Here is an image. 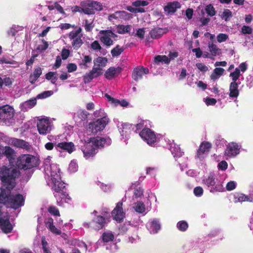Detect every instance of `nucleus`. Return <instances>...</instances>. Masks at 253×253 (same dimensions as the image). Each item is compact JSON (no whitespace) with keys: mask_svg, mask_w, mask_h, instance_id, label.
<instances>
[{"mask_svg":"<svg viewBox=\"0 0 253 253\" xmlns=\"http://www.w3.org/2000/svg\"><path fill=\"white\" fill-rule=\"evenodd\" d=\"M48 211L54 216H60V212L59 210L55 206H50L48 207Z\"/></svg>","mask_w":253,"mask_h":253,"instance_id":"nucleus-46","label":"nucleus"},{"mask_svg":"<svg viewBox=\"0 0 253 253\" xmlns=\"http://www.w3.org/2000/svg\"><path fill=\"white\" fill-rule=\"evenodd\" d=\"M112 215L115 220L119 222H122L125 217V213L123 211V203L119 202L117 204L116 208L112 211Z\"/></svg>","mask_w":253,"mask_h":253,"instance_id":"nucleus-16","label":"nucleus"},{"mask_svg":"<svg viewBox=\"0 0 253 253\" xmlns=\"http://www.w3.org/2000/svg\"><path fill=\"white\" fill-rule=\"evenodd\" d=\"M25 199L20 194L13 195L11 194L8 203V207L16 210L24 205Z\"/></svg>","mask_w":253,"mask_h":253,"instance_id":"nucleus-8","label":"nucleus"},{"mask_svg":"<svg viewBox=\"0 0 253 253\" xmlns=\"http://www.w3.org/2000/svg\"><path fill=\"white\" fill-rule=\"evenodd\" d=\"M90 47L94 50H101L102 49V47L98 41H95L92 42L90 44Z\"/></svg>","mask_w":253,"mask_h":253,"instance_id":"nucleus-52","label":"nucleus"},{"mask_svg":"<svg viewBox=\"0 0 253 253\" xmlns=\"http://www.w3.org/2000/svg\"><path fill=\"white\" fill-rule=\"evenodd\" d=\"M2 186L3 187L0 188V204L8 207L11 190L13 189L7 187L6 186Z\"/></svg>","mask_w":253,"mask_h":253,"instance_id":"nucleus-12","label":"nucleus"},{"mask_svg":"<svg viewBox=\"0 0 253 253\" xmlns=\"http://www.w3.org/2000/svg\"><path fill=\"white\" fill-rule=\"evenodd\" d=\"M70 54L69 50L63 48L61 51V56L63 60H66L68 58Z\"/></svg>","mask_w":253,"mask_h":253,"instance_id":"nucleus-63","label":"nucleus"},{"mask_svg":"<svg viewBox=\"0 0 253 253\" xmlns=\"http://www.w3.org/2000/svg\"><path fill=\"white\" fill-rule=\"evenodd\" d=\"M52 94L51 91H44L37 96L38 99H43L49 97Z\"/></svg>","mask_w":253,"mask_h":253,"instance_id":"nucleus-50","label":"nucleus"},{"mask_svg":"<svg viewBox=\"0 0 253 253\" xmlns=\"http://www.w3.org/2000/svg\"><path fill=\"white\" fill-rule=\"evenodd\" d=\"M133 208L135 211L138 213H143L145 211V206L141 201H138L134 203Z\"/></svg>","mask_w":253,"mask_h":253,"instance_id":"nucleus-32","label":"nucleus"},{"mask_svg":"<svg viewBox=\"0 0 253 253\" xmlns=\"http://www.w3.org/2000/svg\"><path fill=\"white\" fill-rule=\"evenodd\" d=\"M37 98H32L25 101L23 103V105L26 108L31 109L37 104Z\"/></svg>","mask_w":253,"mask_h":253,"instance_id":"nucleus-36","label":"nucleus"},{"mask_svg":"<svg viewBox=\"0 0 253 253\" xmlns=\"http://www.w3.org/2000/svg\"><path fill=\"white\" fill-rule=\"evenodd\" d=\"M140 136L149 145L156 141V136L154 131L149 128H144L139 132Z\"/></svg>","mask_w":253,"mask_h":253,"instance_id":"nucleus-9","label":"nucleus"},{"mask_svg":"<svg viewBox=\"0 0 253 253\" xmlns=\"http://www.w3.org/2000/svg\"><path fill=\"white\" fill-rule=\"evenodd\" d=\"M99 34L100 35H102V36L101 37H108V38H116L117 37V35L113 33L111 30H101L99 32Z\"/></svg>","mask_w":253,"mask_h":253,"instance_id":"nucleus-38","label":"nucleus"},{"mask_svg":"<svg viewBox=\"0 0 253 253\" xmlns=\"http://www.w3.org/2000/svg\"><path fill=\"white\" fill-rule=\"evenodd\" d=\"M205 11L207 14L211 17L213 16L216 14V10L211 4H209L205 7Z\"/></svg>","mask_w":253,"mask_h":253,"instance_id":"nucleus-41","label":"nucleus"},{"mask_svg":"<svg viewBox=\"0 0 253 253\" xmlns=\"http://www.w3.org/2000/svg\"><path fill=\"white\" fill-rule=\"evenodd\" d=\"M55 148L57 151L64 150L71 154L74 150V144L72 142H62L58 143Z\"/></svg>","mask_w":253,"mask_h":253,"instance_id":"nucleus-20","label":"nucleus"},{"mask_svg":"<svg viewBox=\"0 0 253 253\" xmlns=\"http://www.w3.org/2000/svg\"><path fill=\"white\" fill-rule=\"evenodd\" d=\"M236 187V183L233 181L228 182L226 186V188L228 191H231L234 190Z\"/></svg>","mask_w":253,"mask_h":253,"instance_id":"nucleus-57","label":"nucleus"},{"mask_svg":"<svg viewBox=\"0 0 253 253\" xmlns=\"http://www.w3.org/2000/svg\"><path fill=\"white\" fill-rule=\"evenodd\" d=\"M149 2L146 0H138L132 2V4L135 7H139L140 6H146L148 5Z\"/></svg>","mask_w":253,"mask_h":253,"instance_id":"nucleus-49","label":"nucleus"},{"mask_svg":"<svg viewBox=\"0 0 253 253\" xmlns=\"http://www.w3.org/2000/svg\"><path fill=\"white\" fill-rule=\"evenodd\" d=\"M15 61L12 59H8L5 57H2L1 59H0V63L1 64H14Z\"/></svg>","mask_w":253,"mask_h":253,"instance_id":"nucleus-59","label":"nucleus"},{"mask_svg":"<svg viewBox=\"0 0 253 253\" xmlns=\"http://www.w3.org/2000/svg\"><path fill=\"white\" fill-rule=\"evenodd\" d=\"M232 16V12L228 9H225L221 15L222 19H224L225 21L229 20L230 18Z\"/></svg>","mask_w":253,"mask_h":253,"instance_id":"nucleus-44","label":"nucleus"},{"mask_svg":"<svg viewBox=\"0 0 253 253\" xmlns=\"http://www.w3.org/2000/svg\"><path fill=\"white\" fill-rule=\"evenodd\" d=\"M111 142V139L109 137L96 136L90 138L85 141L82 148L84 157L87 159L94 156L97 153L96 150L98 149L103 148L105 144L110 145Z\"/></svg>","mask_w":253,"mask_h":253,"instance_id":"nucleus-1","label":"nucleus"},{"mask_svg":"<svg viewBox=\"0 0 253 253\" xmlns=\"http://www.w3.org/2000/svg\"><path fill=\"white\" fill-rule=\"evenodd\" d=\"M164 34V30L161 28H154L149 32V35L152 39H159Z\"/></svg>","mask_w":253,"mask_h":253,"instance_id":"nucleus-27","label":"nucleus"},{"mask_svg":"<svg viewBox=\"0 0 253 253\" xmlns=\"http://www.w3.org/2000/svg\"><path fill=\"white\" fill-rule=\"evenodd\" d=\"M241 76L240 70L236 68L235 71L230 74V77H231L232 82L231 83H237V81Z\"/></svg>","mask_w":253,"mask_h":253,"instance_id":"nucleus-37","label":"nucleus"},{"mask_svg":"<svg viewBox=\"0 0 253 253\" xmlns=\"http://www.w3.org/2000/svg\"><path fill=\"white\" fill-rule=\"evenodd\" d=\"M234 202H243L245 201L253 202V197L251 196H246L244 194L236 193L234 195Z\"/></svg>","mask_w":253,"mask_h":253,"instance_id":"nucleus-25","label":"nucleus"},{"mask_svg":"<svg viewBox=\"0 0 253 253\" xmlns=\"http://www.w3.org/2000/svg\"><path fill=\"white\" fill-rule=\"evenodd\" d=\"M93 27L92 22H89L88 20H85L84 29L86 32H91Z\"/></svg>","mask_w":253,"mask_h":253,"instance_id":"nucleus-51","label":"nucleus"},{"mask_svg":"<svg viewBox=\"0 0 253 253\" xmlns=\"http://www.w3.org/2000/svg\"><path fill=\"white\" fill-rule=\"evenodd\" d=\"M106 223V219L103 216L97 215L87 225L88 227H90L98 231L102 229L105 226Z\"/></svg>","mask_w":253,"mask_h":253,"instance_id":"nucleus-15","label":"nucleus"},{"mask_svg":"<svg viewBox=\"0 0 253 253\" xmlns=\"http://www.w3.org/2000/svg\"><path fill=\"white\" fill-rule=\"evenodd\" d=\"M118 33L120 34H124L129 32L130 27L129 25H119L118 26Z\"/></svg>","mask_w":253,"mask_h":253,"instance_id":"nucleus-40","label":"nucleus"},{"mask_svg":"<svg viewBox=\"0 0 253 253\" xmlns=\"http://www.w3.org/2000/svg\"><path fill=\"white\" fill-rule=\"evenodd\" d=\"M176 226L179 231L184 232L188 228V224L186 221L181 220L177 222Z\"/></svg>","mask_w":253,"mask_h":253,"instance_id":"nucleus-39","label":"nucleus"},{"mask_svg":"<svg viewBox=\"0 0 253 253\" xmlns=\"http://www.w3.org/2000/svg\"><path fill=\"white\" fill-rule=\"evenodd\" d=\"M122 70V68L120 67H117V68L111 67L107 70L104 74V76L108 80H112L116 76L120 74Z\"/></svg>","mask_w":253,"mask_h":253,"instance_id":"nucleus-21","label":"nucleus"},{"mask_svg":"<svg viewBox=\"0 0 253 253\" xmlns=\"http://www.w3.org/2000/svg\"><path fill=\"white\" fill-rule=\"evenodd\" d=\"M194 193L195 196L198 197L202 196L203 194V189L202 187L200 186L196 187L194 189Z\"/></svg>","mask_w":253,"mask_h":253,"instance_id":"nucleus-56","label":"nucleus"},{"mask_svg":"<svg viewBox=\"0 0 253 253\" xmlns=\"http://www.w3.org/2000/svg\"><path fill=\"white\" fill-rule=\"evenodd\" d=\"M93 79V77L89 72L86 73L83 77V80L84 84L90 83Z\"/></svg>","mask_w":253,"mask_h":253,"instance_id":"nucleus-53","label":"nucleus"},{"mask_svg":"<svg viewBox=\"0 0 253 253\" xmlns=\"http://www.w3.org/2000/svg\"><path fill=\"white\" fill-rule=\"evenodd\" d=\"M102 68L100 67H93L92 69L89 72L93 78H97L102 74L101 72Z\"/></svg>","mask_w":253,"mask_h":253,"instance_id":"nucleus-42","label":"nucleus"},{"mask_svg":"<svg viewBox=\"0 0 253 253\" xmlns=\"http://www.w3.org/2000/svg\"><path fill=\"white\" fill-rule=\"evenodd\" d=\"M112 38L108 37H100V41L102 42L105 45L107 46H110L113 44V41L111 39Z\"/></svg>","mask_w":253,"mask_h":253,"instance_id":"nucleus-47","label":"nucleus"},{"mask_svg":"<svg viewBox=\"0 0 253 253\" xmlns=\"http://www.w3.org/2000/svg\"><path fill=\"white\" fill-rule=\"evenodd\" d=\"M242 33L243 34H251L252 29L250 26L244 25L242 28Z\"/></svg>","mask_w":253,"mask_h":253,"instance_id":"nucleus-58","label":"nucleus"},{"mask_svg":"<svg viewBox=\"0 0 253 253\" xmlns=\"http://www.w3.org/2000/svg\"><path fill=\"white\" fill-rule=\"evenodd\" d=\"M0 228L5 234L11 233L13 229V226L10 222V215L7 212H5L4 216L0 218Z\"/></svg>","mask_w":253,"mask_h":253,"instance_id":"nucleus-11","label":"nucleus"},{"mask_svg":"<svg viewBox=\"0 0 253 253\" xmlns=\"http://www.w3.org/2000/svg\"><path fill=\"white\" fill-rule=\"evenodd\" d=\"M240 152V148L238 145L235 142L228 144L225 151V155L229 157H234Z\"/></svg>","mask_w":253,"mask_h":253,"instance_id":"nucleus-18","label":"nucleus"},{"mask_svg":"<svg viewBox=\"0 0 253 253\" xmlns=\"http://www.w3.org/2000/svg\"><path fill=\"white\" fill-rule=\"evenodd\" d=\"M102 237L103 241L106 243L112 241L114 239V236L112 233L104 232L103 233Z\"/></svg>","mask_w":253,"mask_h":253,"instance_id":"nucleus-43","label":"nucleus"},{"mask_svg":"<svg viewBox=\"0 0 253 253\" xmlns=\"http://www.w3.org/2000/svg\"><path fill=\"white\" fill-rule=\"evenodd\" d=\"M14 115L13 108L9 105H4L0 107V120L4 122L9 121Z\"/></svg>","mask_w":253,"mask_h":253,"instance_id":"nucleus-7","label":"nucleus"},{"mask_svg":"<svg viewBox=\"0 0 253 253\" xmlns=\"http://www.w3.org/2000/svg\"><path fill=\"white\" fill-rule=\"evenodd\" d=\"M15 164L19 169L27 170L37 167L39 164L38 159L35 156L23 154L17 158Z\"/></svg>","mask_w":253,"mask_h":253,"instance_id":"nucleus-4","label":"nucleus"},{"mask_svg":"<svg viewBox=\"0 0 253 253\" xmlns=\"http://www.w3.org/2000/svg\"><path fill=\"white\" fill-rule=\"evenodd\" d=\"M224 71V69L223 68L220 67L215 68L213 73L211 75V80H215L218 79L223 75Z\"/></svg>","mask_w":253,"mask_h":253,"instance_id":"nucleus-30","label":"nucleus"},{"mask_svg":"<svg viewBox=\"0 0 253 253\" xmlns=\"http://www.w3.org/2000/svg\"><path fill=\"white\" fill-rule=\"evenodd\" d=\"M228 38L229 37L227 34L220 33L217 36L216 39L219 43H221L225 42L228 39Z\"/></svg>","mask_w":253,"mask_h":253,"instance_id":"nucleus-48","label":"nucleus"},{"mask_svg":"<svg viewBox=\"0 0 253 253\" xmlns=\"http://www.w3.org/2000/svg\"><path fill=\"white\" fill-rule=\"evenodd\" d=\"M42 42L43 45H39L37 48L38 50L43 51L46 50L48 47V42L45 41L44 39L42 40Z\"/></svg>","mask_w":253,"mask_h":253,"instance_id":"nucleus-54","label":"nucleus"},{"mask_svg":"<svg viewBox=\"0 0 253 253\" xmlns=\"http://www.w3.org/2000/svg\"><path fill=\"white\" fill-rule=\"evenodd\" d=\"M93 62L96 67H104L108 62V59L106 57L99 56L93 60Z\"/></svg>","mask_w":253,"mask_h":253,"instance_id":"nucleus-29","label":"nucleus"},{"mask_svg":"<svg viewBox=\"0 0 253 253\" xmlns=\"http://www.w3.org/2000/svg\"><path fill=\"white\" fill-rule=\"evenodd\" d=\"M125 49V48L124 46H120L118 44L111 50V53L113 57H118L124 52Z\"/></svg>","mask_w":253,"mask_h":253,"instance_id":"nucleus-31","label":"nucleus"},{"mask_svg":"<svg viewBox=\"0 0 253 253\" xmlns=\"http://www.w3.org/2000/svg\"><path fill=\"white\" fill-rule=\"evenodd\" d=\"M149 73V69L143 67H137L134 69L132 73V78L135 81H138L142 79L143 75Z\"/></svg>","mask_w":253,"mask_h":253,"instance_id":"nucleus-19","label":"nucleus"},{"mask_svg":"<svg viewBox=\"0 0 253 253\" xmlns=\"http://www.w3.org/2000/svg\"><path fill=\"white\" fill-rule=\"evenodd\" d=\"M45 225L48 229L51 228L54 225L53 219L52 217L48 218L47 220L45 221Z\"/></svg>","mask_w":253,"mask_h":253,"instance_id":"nucleus-64","label":"nucleus"},{"mask_svg":"<svg viewBox=\"0 0 253 253\" xmlns=\"http://www.w3.org/2000/svg\"><path fill=\"white\" fill-rule=\"evenodd\" d=\"M151 226L154 233H157L161 228L159 221L157 219H154L151 222Z\"/></svg>","mask_w":253,"mask_h":253,"instance_id":"nucleus-45","label":"nucleus"},{"mask_svg":"<svg viewBox=\"0 0 253 253\" xmlns=\"http://www.w3.org/2000/svg\"><path fill=\"white\" fill-rule=\"evenodd\" d=\"M53 185L52 187L53 190L55 191L54 197L57 199V202H62L64 200L65 202L68 203L71 201V198L67 192V189L65 185V183L62 181L56 180V179H52Z\"/></svg>","mask_w":253,"mask_h":253,"instance_id":"nucleus-3","label":"nucleus"},{"mask_svg":"<svg viewBox=\"0 0 253 253\" xmlns=\"http://www.w3.org/2000/svg\"><path fill=\"white\" fill-rule=\"evenodd\" d=\"M180 7L178 1L169 2L164 7V11L168 14L174 13L177 9Z\"/></svg>","mask_w":253,"mask_h":253,"instance_id":"nucleus-22","label":"nucleus"},{"mask_svg":"<svg viewBox=\"0 0 253 253\" xmlns=\"http://www.w3.org/2000/svg\"><path fill=\"white\" fill-rule=\"evenodd\" d=\"M211 147V144L208 141L202 142L197 152L196 159L202 161L208 155L210 149Z\"/></svg>","mask_w":253,"mask_h":253,"instance_id":"nucleus-10","label":"nucleus"},{"mask_svg":"<svg viewBox=\"0 0 253 253\" xmlns=\"http://www.w3.org/2000/svg\"><path fill=\"white\" fill-rule=\"evenodd\" d=\"M16 152L10 146H2L0 145V158L5 156L10 163L15 160Z\"/></svg>","mask_w":253,"mask_h":253,"instance_id":"nucleus-14","label":"nucleus"},{"mask_svg":"<svg viewBox=\"0 0 253 253\" xmlns=\"http://www.w3.org/2000/svg\"><path fill=\"white\" fill-rule=\"evenodd\" d=\"M19 174V171L16 168H8L4 165L0 167V180L2 186L13 189L16 185V178Z\"/></svg>","mask_w":253,"mask_h":253,"instance_id":"nucleus-2","label":"nucleus"},{"mask_svg":"<svg viewBox=\"0 0 253 253\" xmlns=\"http://www.w3.org/2000/svg\"><path fill=\"white\" fill-rule=\"evenodd\" d=\"M143 193V190L141 187H138L134 190V196L135 198H139L141 197Z\"/></svg>","mask_w":253,"mask_h":253,"instance_id":"nucleus-61","label":"nucleus"},{"mask_svg":"<svg viewBox=\"0 0 253 253\" xmlns=\"http://www.w3.org/2000/svg\"><path fill=\"white\" fill-rule=\"evenodd\" d=\"M239 84L238 83H231L229 86V95L232 98H236L239 96V90H238Z\"/></svg>","mask_w":253,"mask_h":253,"instance_id":"nucleus-26","label":"nucleus"},{"mask_svg":"<svg viewBox=\"0 0 253 253\" xmlns=\"http://www.w3.org/2000/svg\"><path fill=\"white\" fill-rule=\"evenodd\" d=\"M216 102V100L215 98L210 97H207L205 100V103L208 106L214 105Z\"/></svg>","mask_w":253,"mask_h":253,"instance_id":"nucleus-62","label":"nucleus"},{"mask_svg":"<svg viewBox=\"0 0 253 253\" xmlns=\"http://www.w3.org/2000/svg\"><path fill=\"white\" fill-rule=\"evenodd\" d=\"M208 47L211 56H215L221 53V49L218 48L215 44L209 42L208 43Z\"/></svg>","mask_w":253,"mask_h":253,"instance_id":"nucleus-28","label":"nucleus"},{"mask_svg":"<svg viewBox=\"0 0 253 253\" xmlns=\"http://www.w3.org/2000/svg\"><path fill=\"white\" fill-rule=\"evenodd\" d=\"M72 40V45L74 49H78L83 43V41L80 37L75 38Z\"/></svg>","mask_w":253,"mask_h":253,"instance_id":"nucleus-35","label":"nucleus"},{"mask_svg":"<svg viewBox=\"0 0 253 253\" xmlns=\"http://www.w3.org/2000/svg\"><path fill=\"white\" fill-rule=\"evenodd\" d=\"M87 6L91 7L93 11H101L103 9V6L102 4L97 1H92L87 3Z\"/></svg>","mask_w":253,"mask_h":253,"instance_id":"nucleus-33","label":"nucleus"},{"mask_svg":"<svg viewBox=\"0 0 253 253\" xmlns=\"http://www.w3.org/2000/svg\"><path fill=\"white\" fill-rule=\"evenodd\" d=\"M8 144L15 147L25 149L27 151H29L31 148V145L28 142L22 139L15 138H10L9 139Z\"/></svg>","mask_w":253,"mask_h":253,"instance_id":"nucleus-17","label":"nucleus"},{"mask_svg":"<svg viewBox=\"0 0 253 253\" xmlns=\"http://www.w3.org/2000/svg\"><path fill=\"white\" fill-rule=\"evenodd\" d=\"M119 16L121 20H128L132 18V15L131 13H128L125 11H118Z\"/></svg>","mask_w":253,"mask_h":253,"instance_id":"nucleus-34","label":"nucleus"},{"mask_svg":"<svg viewBox=\"0 0 253 253\" xmlns=\"http://www.w3.org/2000/svg\"><path fill=\"white\" fill-rule=\"evenodd\" d=\"M204 182L208 187H211L210 192L211 193L221 192L224 191V188L221 182H216L213 175H210L204 179Z\"/></svg>","mask_w":253,"mask_h":253,"instance_id":"nucleus-5","label":"nucleus"},{"mask_svg":"<svg viewBox=\"0 0 253 253\" xmlns=\"http://www.w3.org/2000/svg\"><path fill=\"white\" fill-rule=\"evenodd\" d=\"M118 127L121 135L125 136L129 134L132 129V125L129 123H123Z\"/></svg>","mask_w":253,"mask_h":253,"instance_id":"nucleus-24","label":"nucleus"},{"mask_svg":"<svg viewBox=\"0 0 253 253\" xmlns=\"http://www.w3.org/2000/svg\"><path fill=\"white\" fill-rule=\"evenodd\" d=\"M61 63H62V60H61L60 56H56L55 63L53 66V68L54 69L59 68L61 65Z\"/></svg>","mask_w":253,"mask_h":253,"instance_id":"nucleus-60","label":"nucleus"},{"mask_svg":"<svg viewBox=\"0 0 253 253\" xmlns=\"http://www.w3.org/2000/svg\"><path fill=\"white\" fill-rule=\"evenodd\" d=\"M108 122L106 117H103L88 124V129L93 133L96 134L98 131L104 129Z\"/></svg>","mask_w":253,"mask_h":253,"instance_id":"nucleus-6","label":"nucleus"},{"mask_svg":"<svg viewBox=\"0 0 253 253\" xmlns=\"http://www.w3.org/2000/svg\"><path fill=\"white\" fill-rule=\"evenodd\" d=\"M42 74V69L40 66H38L34 69L32 73L29 76V82L31 84H34L38 78Z\"/></svg>","mask_w":253,"mask_h":253,"instance_id":"nucleus-23","label":"nucleus"},{"mask_svg":"<svg viewBox=\"0 0 253 253\" xmlns=\"http://www.w3.org/2000/svg\"><path fill=\"white\" fill-rule=\"evenodd\" d=\"M37 128L40 134L45 135L51 131L50 123L48 119H42L37 123Z\"/></svg>","mask_w":253,"mask_h":253,"instance_id":"nucleus-13","label":"nucleus"},{"mask_svg":"<svg viewBox=\"0 0 253 253\" xmlns=\"http://www.w3.org/2000/svg\"><path fill=\"white\" fill-rule=\"evenodd\" d=\"M67 68L68 72L71 73L77 70V66L75 63H69L67 65Z\"/></svg>","mask_w":253,"mask_h":253,"instance_id":"nucleus-55","label":"nucleus"}]
</instances>
